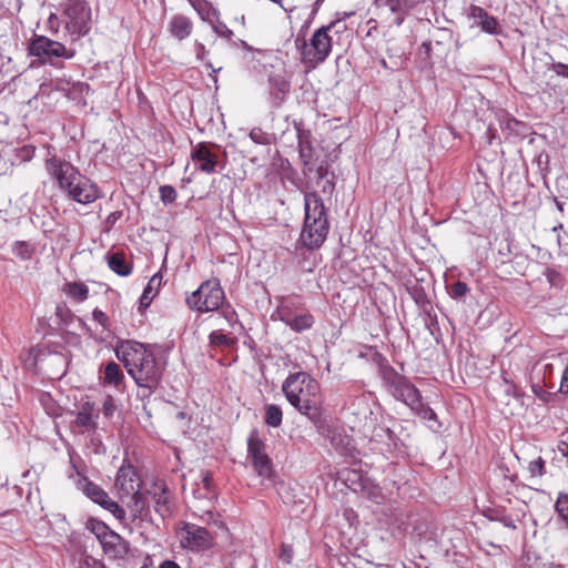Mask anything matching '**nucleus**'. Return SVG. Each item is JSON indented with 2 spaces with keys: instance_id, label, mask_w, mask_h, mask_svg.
<instances>
[{
  "instance_id": "nucleus-25",
  "label": "nucleus",
  "mask_w": 568,
  "mask_h": 568,
  "mask_svg": "<svg viewBox=\"0 0 568 568\" xmlns=\"http://www.w3.org/2000/svg\"><path fill=\"white\" fill-rule=\"evenodd\" d=\"M128 498L126 506L129 507L133 519L142 518L143 513L148 509V503L141 491L135 493Z\"/></svg>"
},
{
  "instance_id": "nucleus-37",
  "label": "nucleus",
  "mask_w": 568,
  "mask_h": 568,
  "mask_svg": "<svg viewBox=\"0 0 568 568\" xmlns=\"http://www.w3.org/2000/svg\"><path fill=\"white\" fill-rule=\"evenodd\" d=\"M79 566L80 568H108L102 560L85 552L80 556Z\"/></svg>"
},
{
  "instance_id": "nucleus-17",
  "label": "nucleus",
  "mask_w": 568,
  "mask_h": 568,
  "mask_svg": "<svg viewBox=\"0 0 568 568\" xmlns=\"http://www.w3.org/2000/svg\"><path fill=\"white\" fill-rule=\"evenodd\" d=\"M100 545L105 556L114 560L123 559L130 550L129 541L113 530Z\"/></svg>"
},
{
  "instance_id": "nucleus-10",
  "label": "nucleus",
  "mask_w": 568,
  "mask_h": 568,
  "mask_svg": "<svg viewBox=\"0 0 568 568\" xmlns=\"http://www.w3.org/2000/svg\"><path fill=\"white\" fill-rule=\"evenodd\" d=\"M224 300L222 286H197L196 291L186 297V303L192 310L207 313L217 310Z\"/></svg>"
},
{
  "instance_id": "nucleus-46",
  "label": "nucleus",
  "mask_w": 568,
  "mask_h": 568,
  "mask_svg": "<svg viewBox=\"0 0 568 568\" xmlns=\"http://www.w3.org/2000/svg\"><path fill=\"white\" fill-rule=\"evenodd\" d=\"M491 520H497L499 521L500 524H503V526L507 527V528H510V529H516L517 526L515 524V520L508 516V515H503V516H496V517H489Z\"/></svg>"
},
{
  "instance_id": "nucleus-16",
  "label": "nucleus",
  "mask_w": 568,
  "mask_h": 568,
  "mask_svg": "<svg viewBox=\"0 0 568 568\" xmlns=\"http://www.w3.org/2000/svg\"><path fill=\"white\" fill-rule=\"evenodd\" d=\"M288 302V298H281L278 308H281L282 311V322H284L286 326H288L292 331L296 333H302L304 331L311 329L315 323L314 316L310 313L292 315Z\"/></svg>"
},
{
  "instance_id": "nucleus-60",
  "label": "nucleus",
  "mask_w": 568,
  "mask_h": 568,
  "mask_svg": "<svg viewBox=\"0 0 568 568\" xmlns=\"http://www.w3.org/2000/svg\"><path fill=\"white\" fill-rule=\"evenodd\" d=\"M556 205H557V207H558V210H559L560 212H562V211H564V204H562L561 202H559V201H557V200H556Z\"/></svg>"
},
{
  "instance_id": "nucleus-20",
  "label": "nucleus",
  "mask_w": 568,
  "mask_h": 568,
  "mask_svg": "<svg viewBox=\"0 0 568 568\" xmlns=\"http://www.w3.org/2000/svg\"><path fill=\"white\" fill-rule=\"evenodd\" d=\"M152 495L154 503V510L162 518H165L172 513V505L170 500V491L165 484H155L153 491H148Z\"/></svg>"
},
{
  "instance_id": "nucleus-48",
  "label": "nucleus",
  "mask_w": 568,
  "mask_h": 568,
  "mask_svg": "<svg viewBox=\"0 0 568 568\" xmlns=\"http://www.w3.org/2000/svg\"><path fill=\"white\" fill-rule=\"evenodd\" d=\"M293 558V549L288 545H282L281 547V559L286 564H290Z\"/></svg>"
},
{
  "instance_id": "nucleus-7",
  "label": "nucleus",
  "mask_w": 568,
  "mask_h": 568,
  "mask_svg": "<svg viewBox=\"0 0 568 568\" xmlns=\"http://www.w3.org/2000/svg\"><path fill=\"white\" fill-rule=\"evenodd\" d=\"M379 376L386 390L396 399L407 406L417 402L420 392L410 383V381L396 372V369L386 364L379 367Z\"/></svg>"
},
{
  "instance_id": "nucleus-3",
  "label": "nucleus",
  "mask_w": 568,
  "mask_h": 568,
  "mask_svg": "<svg viewBox=\"0 0 568 568\" xmlns=\"http://www.w3.org/2000/svg\"><path fill=\"white\" fill-rule=\"evenodd\" d=\"M349 38L346 23L332 21L317 29L301 47V61L307 69H315L326 61L334 47H342Z\"/></svg>"
},
{
  "instance_id": "nucleus-52",
  "label": "nucleus",
  "mask_w": 568,
  "mask_h": 568,
  "mask_svg": "<svg viewBox=\"0 0 568 568\" xmlns=\"http://www.w3.org/2000/svg\"><path fill=\"white\" fill-rule=\"evenodd\" d=\"M557 450L562 457H568V443L566 440H559Z\"/></svg>"
},
{
  "instance_id": "nucleus-63",
  "label": "nucleus",
  "mask_w": 568,
  "mask_h": 568,
  "mask_svg": "<svg viewBox=\"0 0 568 568\" xmlns=\"http://www.w3.org/2000/svg\"><path fill=\"white\" fill-rule=\"evenodd\" d=\"M552 368H554V367H552V365H551V364H547V365L545 366V369H546V371H550V372H551V371H552Z\"/></svg>"
},
{
  "instance_id": "nucleus-32",
  "label": "nucleus",
  "mask_w": 568,
  "mask_h": 568,
  "mask_svg": "<svg viewBox=\"0 0 568 568\" xmlns=\"http://www.w3.org/2000/svg\"><path fill=\"white\" fill-rule=\"evenodd\" d=\"M374 436L385 442L388 448H397V444L399 438L397 435L388 427H378L374 432Z\"/></svg>"
},
{
  "instance_id": "nucleus-44",
  "label": "nucleus",
  "mask_w": 568,
  "mask_h": 568,
  "mask_svg": "<svg viewBox=\"0 0 568 568\" xmlns=\"http://www.w3.org/2000/svg\"><path fill=\"white\" fill-rule=\"evenodd\" d=\"M447 294L453 298H460L468 292V286H445Z\"/></svg>"
},
{
  "instance_id": "nucleus-42",
  "label": "nucleus",
  "mask_w": 568,
  "mask_h": 568,
  "mask_svg": "<svg viewBox=\"0 0 568 568\" xmlns=\"http://www.w3.org/2000/svg\"><path fill=\"white\" fill-rule=\"evenodd\" d=\"M250 138L256 144H268L270 143L268 134L265 133L261 129H253L250 132Z\"/></svg>"
},
{
  "instance_id": "nucleus-30",
  "label": "nucleus",
  "mask_w": 568,
  "mask_h": 568,
  "mask_svg": "<svg viewBox=\"0 0 568 568\" xmlns=\"http://www.w3.org/2000/svg\"><path fill=\"white\" fill-rule=\"evenodd\" d=\"M87 528L97 537L100 544L112 532L108 525L94 518L87 521Z\"/></svg>"
},
{
  "instance_id": "nucleus-49",
  "label": "nucleus",
  "mask_w": 568,
  "mask_h": 568,
  "mask_svg": "<svg viewBox=\"0 0 568 568\" xmlns=\"http://www.w3.org/2000/svg\"><path fill=\"white\" fill-rule=\"evenodd\" d=\"M559 390L561 394L568 395V363L561 376Z\"/></svg>"
},
{
  "instance_id": "nucleus-6",
  "label": "nucleus",
  "mask_w": 568,
  "mask_h": 568,
  "mask_svg": "<svg viewBox=\"0 0 568 568\" xmlns=\"http://www.w3.org/2000/svg\"><path fill=\"white\" fill-rule=\"evenodd\" d=\"M61 22L71 41H79L91 30V7L84 0H68L62 6Z\"/></svg>"
},
{
  "instance_id": "nucleus-19",
  "label": "nucleus",
  "mask_w": 568,
  "mask_h": 568,
  "mask_svg": "<svg viewBox=\"0 0 568 568\" xmlns=\"http://www.w3.org/2000/svg\"><path fill=\"white\" fill-rule=\"evenodd\" d=\"M168 31L174 39L183 41L192 34L193 21L184 14H174L168 23Z\"/></svg>"
},
{
  "instance_id": "nucleus-22",
  "label": "nucleus",
  "mask_w": 568,
  "mask_h": 568,
  "mask_svg": "<svg viewBox=\"0 0 568 568\" xmlns=\"http://www.w3.org/2000/svg\"><path fill=\"white\" fill-rule=\"evenodd\" d=\"M191 6L197 12L201 20L213 24L217 22L220 13L207 0H190Z\"/></svg>"
},
{
  "instance_id": "nucleus-45",
  "label": "nucleus",
  "mask_w": 568,
  "mask_h": 568,
  "mask_svg": "<svg viewBox=\"0 0 568 568\" xmlns=\"http://www.w3.org/2000/svg\"><path fill=\"white\" fill-rule=\"evenodd\" d=\"M93 320L102 326V328H106L109 323V317L101 310L95 308L92 313Z\"/></svg>"
},
{
  "instance_id": "nucleus-34",
  "label": "nucleus",
  "mask_w": 568,
  "mask_h": 568,
  "mask_svg": "<svg viewBox=\"0 0 568 568\" xmlns=\"http://www.w3.org/2000/svg\"><path fill=\"white\" fill-rule=\"evenodd\" d=\"M555 510L568 528V494L561 491L558 494Z\"/></svg>"
},
{
  "instance_id": "nucleus-43",
  "label": "nucleus",
  "mask_w": 568,
  "mask_h": 568,
  "mask_svg": "<svg viewBox=\"0 0 568 568\" xmlns=\"http://www.w3.org/2000/svg\"><path fill=\"white\" fill-rule=\"evenodd\" d=\"M528 470L532 476H542L545 471V460L538 457L536 460L530 462Z\"/></svg>"
},
{
  "instance_id": "nucleus-21",
  "label": "nucleus",
  "mask_w": 568,
  "mask_h": 568,
  "mask_svg": "<svg viewBox=\"0 0 568 568\" xmlns=\"http://www.w3.org/2000/svg\"><path fill=\"white\" fill-rule=\"evenodd\" d=\"M300 158L303 162L304 174L312 173L313 171H315L318 181H323L324 179H326L328 174L327 168L323 163L318 166H315L313 161V148L308 143L305 145H301Z\"/></svg>"
},
{
  "instance_id": "nucleus-29",
  "label": "nucleus",
  "mask_w": 568,
  "mask_h": 568,
  "mask_svg": "<svg viewBox=\"0 0 568 568\" xmlns=\"http://www.w3.org/2000/svg\"><path fill=\"white\" fill-rule=\"evenodd\" d=\"M382 4L389 8L393 13L403 10H409L418 4L425 3L427 0H379Z\"/></svg>"
},
{
  "instance_id": "nucleus-58",
  "label": "nucleus",
  "mask_w": 568,
  "mask_h": 568,
  "mask_svg": "<svg viewBox=\"0 0 568 568\" xmlns=\"http://www.w3.org/2000/svg\"><path fill=\"white\" fill-rule=\"evenodd\" d=\"M311 10H310V13H308V19H312L314 17V14L316 13V8L314 7V3H312L310 6Z\"/></svg>"
},
{
  "instance_id": "nucleus-24",
  "label": "nucleus",
  "mask_w": 568,
  "mask_h": 568,
  "mask_svg": "<svg viewBox=\"0 0 568 568\" xmlns=\"http://www.w3.org/2000/svg\"><path fill=\"white\" fill-rule=\"evenodd\" d=\"M75 425L87 430L94 429L97 424L93 418V405L84 403L77 414Z\"/></svg>"
},
{
  "instance_id": "nucleus-15",
  "label": "nucleus",
  "mask_w": 568,
  "mask_h": 568,
  "mask_svg": "<svg viewBox=\"0 0 568 568\" xmlns=\"http://www.w3.org/2000/svg\"><path fill=\"white\" fill-rule=\"evenodd\" d=\"M270 95L274 106H280L291 90V77L285 68L268 74Z\"/></svg>"
},
{
  "instance_id": "nucleus-18",
  "label": "nucleus",
  "mask_w": 568,
  "mask_h": 568,
  "mask_svg": "<svg viewBox=\"0 0 568 568\" xmlns=\"http://www.w3.org/2000/svg\"><path fill=\"white\" fill-rule=\"evenodd\" d=\"M469 17L476 21L484 32L489 34L501 33V28L497 19L489 14L484 8L471 4L469 7Z\"/></svg>"
},
{
  "instance_id": "nucleus-5",
  "label": "nucleus",
  "mask_w": 568,
  "mask_h": 568,
  "mask_svg": "<svg viewBox=\"0 0 568 568\" xmlns=\"http://www.w3.org/2000/svg\"><path fill=\"white\" fill-rule=\"evenodd\" d=\"M305 220L300 235L302 244L315 250L325 242L329 223L323 200L316 192H307L304 195Z\"/></svg>"
},
{
  "instance_id": "nucleus-51",
  "label": "nucleus",
  "mask_w": 568,
  "mask_h": 568,
  "mask_svg": "<svg viewBox=\"0 0 568 568\" xmlns=\"http://www.w3.org/2000/svg\"><path fill=\"white\" fill-rule=\"evenodd\" d=\"M200 476H201V481L203 484V488L206 491H210V489H211V480H212L211 474L209 471H202Z\"/></svg>"
},
{
  "instance_id": "nucleus-27",
  "label": "nucleus",
  "mask_w": 568,
  "mask_h": 568,
  "mask_svg": "<svg viewBox=\"0 0 568 568\" xmlns=\"http://www.w3.org/2000/svg\"><path fill=\"white\" fill-rule=\"evenodd\" d=\"M124 379L120 366L115 362L106 363L104 367L103 384L119 386Z\"/></svg>"
},
{
  "instance_id": "nucleus-35",
  "label": "nucleus",
  "mask_w": 568,
  "mask_h": 568,
  "mask_svg": "<svg viewBox=\"0 0 568 568\" xmlns=\"http://www.w3.org/2000/svg\"><path fill=\"white\" fill-rule=\"evenodd\" d=\"M63 293L77 303H81L88 298V286H64Z\"/></svg>"
},
{
  "instance_id": "nucleus-47",
  "label": "nucleus",
  "mask_w": 568,
  "mask_h": 568,
  "mask_svg": "<svg viewBox=\"0 0 568 568\" xmlns=\"http://www.w3.org/2000/svg\"><path fill=\"white\" fill-rule=\"evenodd\" d=\"M551 69L556 72L557 75L568 78V64L562 62H555L551 64Z\"/></svg>"
},
{
  "instance_id": "nucleus-55",
  "label": "nucleus",
  "mask_w": 568,
  "mask_h": 568,
  "mask_svg": "<svg viewBox=\"0 0 568 568\" xmlns=\"http://www.w3.org/2000/svg\"><path fill=\"white\" fill-rule=\"evenodd\" d=\"M379 487L378 486H372L369 491H368V496L373 499L377 498L379 496Z\"/></svg>"
},
{
  "instance_id": "nucleus-11",
  "label": "nucleus",
  "mask_w": 568,
  "mask_h": 568,
  "mask_svg": "<svg viewBox=\"0 0 568 568\" xmlns=\"http://www.w3.org/2000/svg\"><path fill=\"white\" fill-rule=\"evenodd\" d=\"M180 542L182 548L199 552L212 546L213 535L204 527L185 523L182 527Z\"/></svg>"
},
{
  "instance_id": "nucleus-39",
  "label": "nucleus",
  "mask_w": 568,
  "mask_h": 568,
  "mask_svg": "<svg viewBox=\"0 0 568 568\" xmlns=\"http://www.w3.org/2000/svg\"><path fill=\"white\" fill-rule=\"evenodd\" d=\"M160 197L164 203H172L176 200L178 193L171 185H162L159 189Z\"/></svg>"
},
{
  "instance_id": "nucleus-36",
  "label": "nucleus",
  "mask_w": 568,
  "mask_h": 568,
  "mask_svg": "<svg viewBox=\"0 0 568 568\" xmlns=\"http://www.w3.org/2000/svg\"><path fill=\"white\" fill-rule=\"evenodd\" d=\"M159 287L154 290V286H145L142 295L139 298V311L142 312L149 307L152 300L159 294Z\"/></svg>"
},
{
  "instance_id": "nucleus-56",
  "label": "nucleus",
  "mask_w": 568,
  "mask_h": 568,
  "mask_svg": "<svg viewBox=\"0 0 568 568\" xmlns=\"http://www.w3.org/2000/svg\"><path fill=\"white\" fill-rule=\"evenodd\" d=\"M422 48L425 49L426 54H429L432 51V43L429 41L423 42Z\"/></svg>"
},
{
  "instance_id": "nucleus-62",
  "label": "nucleus",
  "mask_w": 568,
  "mask_h": 568,
  "mask_svg": "<svg viewBox=\"0 0 568 568\" xmlns=\"http://www.w3.org/2000/svg\"><path fill=\"white\" fill-rule=\"evenodd\" d=\"M403 20H404V19H403V17H398V18L396 19V24H397V26L402 24Z\"/></svg>"
},
{
  "instance_id": "nucleus-2",
  "label": "nucleus",
  "mask_w": 568,
  "mask_h": 568,
  "mask_svg": "<svg viewBox=\"0 0 568 568\" xmlns=\"http://www.w3.org/2000/svg\"><path fill=\"white\" fill-rule=\"evenodd\" d=\"M52 150L53 148L49 145L44 169L62 193L83 205L102 197V192L95 182L83 175L79 168L71 162L58 156Z\"/></svg>"
},
{
  "instance_id": "nucleus-4",
  "label": "nucleus",
  "mask_w": 568,
  "mask_h": 568,
  "mask_svg": "<svg viewBox=\"0 0 568 568\" xmlns=\"http://www.w3.org/2000/svg\"><path fill=\"white\" fill-rule=\"evenodd\" d=\"M287 402L311 422L321 418L320 403L316 398L318 383L307 373L290 374L282 385Z\"/></svg>"
},
{
  "instance_id": "nucleus-57",
  "label": "nucleus",
  "mask_w": 568,
  "mask_h": 568,
  "mask_svg": "<svg viewBox=\"0 0 568 568\" xmlns=\"http://www.w3.org/2000/svg\"><path fill=\"white\" fill-rule=\"evenodd\" d=\"M55 313H57L58 316H60L62 318L63 317V306L62 305H57Z\"/></svg>"
},
{
  "instance_id": "nucleus-23",
  "label": "nucleus",
  "mask_w": 568,
  "mask_h": 568,
  "mask_svg": "<svg viewBox=\"0 0 568 568\" xmlns=\"http://www.w3.org/2000/svg\"><path fill=\"white\" fill-rule=\"evenodd\" d=\"M108 265L120 276H128L132 272V264L126 260L123 252L112 253L108 257Z\"/></svg>"
},
{
  "instance_id": "nucleus-61",
  "label": "nucleus",
  "mask_w": 568,
  "mask_h": 568,
  "mask_svg": "<svg viewBox=\"0 0 568 568\" xmlns=\"http://www.w3.org/2000/svg\"><path fill=\"white\" fill-rule=\"evenodd\" d=\"M359 486L362 487V489H365L367 486V480L361 479Z\"/></svg>"
},
{
  "instance_id": "nucleus-8",
  "label": "nucleus",
  "mask_w": 568,
  "mask_h": 568,
  "mask_svg": "<svg viewBox=\"0 0 568 568\" xmlns=\"http://www.w3.org/2000/svg\"><path fill=\"white\" fill-rule=\"evenodd\" d=\"M28 53L37 57L41 64H53V58L72 59L75 55V50L67 49L63 43L45 36H34L28 44Z\"/></svg>"
},
{
  "instance_id": "nucleus-50",
  "label": "nucleus",
  "mask_w": 568,
  "mask_h": 568,
  "mask_svg": "<svg viewBox=\"0 0 568 568\" xmlns=\"http://www.w3.org/2000/svg\"><path fill=\"white\" fill-rule=\"evenodd\" d=\"M195 52H196V59L197 60H205V58L209 54V51L206 50L205 45L201 42H195Z\"/></svg>"
},
{
  "instance_id": "nucleus-1",
  "label": "nucleus",
  "mask_w": 568,
  "mask_h": 568,
  "mask_svg": "<svg viewBox=\"0 0 568 568\" xmlns=\"http://www.w3.org/2000/svg\"><path fill=\"white\" fill-rule=\"evenodd\" d=\"M115 356L140 388L142 397H150L161 383L165 363L158 359L151 345L136 341H120Z\"/></svg>"
},
{
  "instance_id": "nucleus-12",
  "label": "nucleus",
  "mask_w": 568,
  "mask_h": 568,
  "mask_svg": "<svg viewBox=\"0 0 568 568\" xmlns=\"http://www.w3.org/2000/svg\"><path fill=\"white\" fill-rule=\"evenodd\" d=\"M247 457L251 459L254 470L261 477L270 478L273 474L272 460L266 454L265 443L256 435L247 438Z\"/></svg>"
},
{
  "instance_id": "nucleus-40",
  "label": "nucleus",
  "mask_w": 568,
  "mask_h": 568,
  "mask_svg": "<svg viewBox=\"0 0 568 568\" xmlns=\"http://www.w3.org/2000/svg\"><path fill=\"white\" fill-rule=\"evenodd\" d=\"M211 26H212L214 32L217 36H220V37H222V38H224L226 40H231L232 39L234 33L225 23L217 21V22H214Z\"/></svg>"
},
{
  "instance_id": "nucleus-33",
  "label": "nucleus",
  "mask_w": 568,
  "mask_h": 568,
  "mask_svg": "<svg viewBox=\"0 0 568 568\" xmlns=\"http://www.w3.org/2000/svg\"><path fill=\"white\" fill-rule=\"evenodd\" d=\"M409 295L414 298L416 304L427 311L430 307V302L423 290V286H405Z\"/></svg>"
},
{
  "instance_id": "nucleus-28",
  "label": "nucleus",
  "mask_w": 568,
  "mask_h": 568,
  "mask_svg": "<svg viewBox=\"0 0 568 568\" xmlns=\"http://www.w3.org/2000/svg\"><path fill=\"white\" fill-rule=\"evenodd\" d=\"M408 407H410V409L414 410L422 418L435 422L437 424V427H440V423L437 419L436 413L434 412L433 408L423 403L420 394L417 396V402H415L414 404H409Z\"/></svg>"
},
{
  "instance_id": "nucleus-53",
  "label": "nucleus",
  "mask_w": 568,
  "mask_h": 568,
  "mask_svg": "<svg viewBox=\"0 0 568 568\" xmlns=\"http://www.w3.org/2000/svg\"><path fill=\"white\" fill-rule=\"evenodd\" d=\"M334 190V183L331 180H325L322 185V191L324 193H331Z\"/></svg>"
},
{
  "instance_id": "nucleus-54",
  "label": "nucleus",
  "mask_w": 568,
  "mask_h": 568,
  "mask_svg": "<svg viewBox=\"0 0 568 568\" xmlns=\"http://www.w3.org/2000/svg\"><path fill=\"white\" fill-rule=\"evenodd\" d=\"M159 568H181L175 561L173 560H164Z\"/></svg>"
},
{
  "instance_id": "nucleus-59",
  "label": "nucleus",
  "mask_w": 568,
  "mask_h": 568,
  "mask_svg": "<svg viewBox=\"0 0 568 568\" xmlns=\"http://www.w3.org/2000/svg\"><path fill=\"white\" fill-rule=\"evenodd\" d=\"M23 151L27 152L28 156H31L34 153V148L28 146Z\"/></svg>"
},
{
  "instance_id": "nucleus-41",
  "label": "nucleus",
  "mask_w": 568,
  "mask_h": 568,
  "mask_svg": "<svg viewBox=\"0 0 568 568\" xmlns=\"http://www.w3.org/2000/svg\"><path fill=\"white\" fill-rule=\"evenodd\" d=\"M116 404L111 395H108L102 405V413L106 418H111L116 410Z\"/></svg>"
},
{
  "instance_id": "nucleus-26",
  "label": "nucleus",
  "mask_w": 568,
  "mask_h": 568,
  "mask_svg": "<svg viewBox=\"0 0 568 568\" xmlns=\"http://www.w3.org/2000/svg\"><path fill=\"white\" fill-rule=\"evenodd\" d=\"M11 252L17 258L29 261L36 253V245L29 241H16L11 245Z\"/></svg>"
},
{
  "instance_id": "nucleus-9",
  "label": "nucleus",
  "mask_w": 568,
  "mask_h": 568,
  "mask_svg": "<svg viewBox=\"0 0 568 568\" xmlns=\"http://www.w3.org/2000/svg\"><path fill=\"white\" fill-rule=\"evenodd\" d=\"M77 486L88 498L110 511L118 520L123 521L125 519V510L116 501L112 500L105 490L89 480L88 477L80 476Z\"/></svg>"
},
{
  "instance_id": "nucleus-31",
  "label": "nucleus",
  "mask_w": 568,
  "mask_h": 568,
  "mask_svg": "<svg viewBox=\"0 0 568 568\" xmlns=\"http://www.w3.org/2000/svg\"><path fill=\"white\" fill-rule=\"evenodd\" d=\"M265 424L271 427H278L283 420V413L280 406L270 404L265 407Z\"/></svg>"
},
{
  "instance_id": "nucleus-14",
  "label": "nucleus",
  "mask_w": 568,
  "mask_h": 568,
  "mask_svg": "<svg viewBox=\"0 0 568 568\" xmlns=\"http://www.w3.org/2000/svg\"><path fill=\"white\" fill-rule=\"evenodd\" d=\"M212 144L206 142H199L192 145L190 158L195 164L196 169L205 174H213L216 172L219 164V156L211 150Z\"/></svg>"
},
{
  "instance_id": "nucleus-38",
  "label": "nucleus",
  "mask_w": 568,
  "mask_h": 568,
  "mask_svg": "<svg viewBox=\"0 0 568 568\" xmlns=\"http://www.w3.org/2000/svg\"><path fill=\"white\" fill-rule=\"evenodd\" d=\"M209 338L210 343L214 346H231L233 344L232 338L222 331H213Z\"/></svg>"
},
{
  "instance_id": "nucleus-64",
  "label": "nucleus",
  "mask_w": 568,
  "mask_h": 568,
  "mask_svg": "<svg viewBox=\"0 0 568 568\" xmlns=\"http://www.w3.org/2000/svg\"><path fill=\"white\" fill-rule=\"evenodd\" d=\"M53 19H58V18H57V14L51 13V14H50V17H49V21L51 22Z\"/></svg>"
},
{
  "instance_id": "nucleus-13",
  "label": "nucleus",
  "mask_w": 568,
  "mask_h": 568,
  "mask_svg": "<svg viewBox=\"0 0 568 568\" xmlns=\"http://www.w3.org/2000/svg\"><path fill=\"white\" fill-rule=\"evenodd\" d=\"M114 487L121 501L140 491L141 481L138 471L132 465L123 464L118 470Z\"/></svg>"
}]
</instances>
